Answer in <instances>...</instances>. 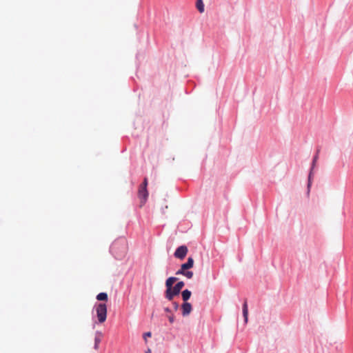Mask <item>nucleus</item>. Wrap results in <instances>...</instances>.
Listing matches in <instances>:
<instances>
[{"mask_svg": "<svg viewBox=\"0 0 353 353\" xmlns=\"http://www.w3.org/2000/svg\"><path fill=\"white\" fill-rule=\"evenodd\" d=\"M97 299L99 301H107L108 300V296L106 292H100L97 295Z\"/></svg>", "mask_w": 353, "mask_h": 353, "instance_id": "nucleus-12", "label": "nucleus"}, {"mask_svg": "<svg viewBox=\"0 0 353 353\" xmlns=\"http://www.w3.org/2000/svg\"><path fill=\"white\" fill-rule=\"evenodd\" d=\"M163 310H164V312H165L167 313H171L172 312L171 309L170 307H164Z\"/></svg>", "mask_w": 353, "mask_h": 353, "instance_id": "nucleus-21", "label": "nucleus"}, {"mask_svg": "<svg viewBox=\"0 0 353 353\" xmlns=\"http://www.w3.org/2000/svg\"><path fill=\"white\" fill-rule=\"evenodd\" d=\"M181 312L183 316H188L192 310V305L189 302H183L182 305H181Z\"/></svg>", "mask_w": 353, "mask_h": 353, "instance_id": "nucleus-7", "label": "nucleus"}, {"mask_svg": "<svg viewBox=\"0 0 353 353\" xmlns=\"http://www.w3.org/2000/svg\"><path fill=\"white\" fill-rule=\"evenodd\" d=\"M101 341V339L99 336H95V337H94V343H99V344Z\"/></svg>", "mask_w": 353, "mask_h": 353, "instance_id": "nucleus-20", "label": "nucleus"}, {"mask_svg": "<svg viewBox=\"0 0 353 353\" xmlns=\"http://www.w3.org/2000/svg\"><path fill=\"white\" fill-rule=\"evenodd\" d=\"M185 270H186L185 269H182V266L181 265V268L176 272V274L183 276Z\"/></svg>", "mask_w": 353, "mask_h": 353, "instance_id": "nucleus-17", "label": "nucleus"}, {"mask_svg": "<svg viewBox=\"0 0 353 353\" xmlns=\"http://www.w3.org/2000/svg\"><path fill=\"white\" fill-rule=\"evenodd\" d=\"M148 184V179L146 177H145L142 183L141 184L140 187L147 188Z\"/></svg>", "mask_w": 353, "mask_h": 353, "instance_id": "nucleus-16", "label": "nucleus"}, {"mask_svg": "<svg viewBox=\"0 0 353 353\" xmlns=\"http://www.w3.org/2000/svg\"><path fill=\"white\" fill-rule=\"evenodd\" d=\"M182 266V269L190 270L194 266V259L192 256H189L187 259V261L182 263L181 265Z\"/></svg>", "mask_w": 353, "mask_h": 353, "instance_id": "nucleus-10", "label": "nucleus"}, {"mask_svg": "<svg viewBox=\"0 0 353 353\" xmlns=\"http://www.w3.org/2000/svg\"><path fill=\"white\" fill-rule=\"evenodd\" d=\"M145 353H152V352H151V350H150V349H148V350L145 352Z\"/></svg>", "mask_w": 353, "mask_h": 353, "instance_id": "nucleus-24", "label": "nucleus"}, {"mask_svg": "<svg viewBox=\"0 0 353 353\" xmlns=\"http://www.w3.org/2000/svg\"><path fill=\"white\" fill-rule=\"evenodd\" d=\"M168 321L170 323H173L175 321V318L173 315L168 316Z\"/></svg>", "mask_w": 353, "mask_h": 353, "instance_id": "nucleus-19", "label": "nucleus"}, {"mask_svg": "<svg viewBox=\"0 0 353 353\" xmlns=\"http://www.w3.org/2000/svg\"><path fill=\"white\" fill-rule=\"evenodd\" d=\"M94 308L96 310L99 323H103L107 319V305L105 303H96Z\"/></svg>", "mask_w": 353, "mask_h": 353, "instance_id": "nucleus-4", "label": "nucleus"}, {"mask_svg": "<svg viewBox=\"0 0 353 353\" xmlns=\"http://www.w3.org/2000/svg\"><path fill=\"white\" fill-rule=\"evenodd\" d=\"M95 336H98L101 338L102 336V332L100 331H97L95 333Z\"/></svg>", "mask_w": 353, "mask_h": 353, "instance_id": "nucleus-22", "label": "nucleus"}, {"mask_svg": "<svg viewBox=\"0 0 353 353\" xmlns=\"http://www.w3.org/2000/svg\"><path fill=\"white\" fill-rule=\"evenodd\" d=\"M181 297L183 302H188L192 296V292L188 289L183 290L181 292Z\"/></svg>", "mask_w": 353, "mask_h": 353, "instance_id": "nucleus-11", "label": "nucleus"}, {"mask_svg": "<svg viewBox=\"0 0 353 353\" xmlns=\"http://www.w3.org/2000/svg\"><path fill=\"white\" fill-rule=\"evenodd\" d=\"M99 343H95L94 344V350H97L99 348Z\"/></svg>", "mask_w": 353, "mask_h": 353, "instance_id": "nucleus-23", "label": "nucleus"}, {"mask_svg": "<svg viewBox=\"0 0 353 353\" xmlns=\"http://www.w3.org/2000/svg\"><path fill=\"white\" fill-rule=\"evenodd\" d=\"M242 312H243V316L244 319V322H245V323H247L248 321V303H247L246 300H245L244 303H243Z\"/></svg>", "mask_w": 353, "mask_h": 353, "instance_id": "nucleus-9", "label": "nucleus"}, {"mask_svg": "<svg viewBox=\"0 0 353 353\" xmlns=\"http://www.w3.org/2000/svg\"><path fill=\"white\" fill-rule=\"evenodd\" d=\"M152 336V333L151 332H146L145 333H143V339L146 341H147V339L148 338H150Z\"/></svg>", "mask_w": 353, "mask_h": 353, "instance_id": "nucleus-15", "label": "nucleus"}, {"mask_svg": "<svg viewBox=\"0 0 353 353\" xmlns=\"http://www.w3.org/2000/svg\"><path fill=\"white\" fill-rule=\"evenodd\" d=\"M185 285V283L183 281H179L174 285H172L170 290H165L164 292V297L171 301L176 296H179L182 292L181 290Z\"/></svg>", "mask_w": 353, "mask_h": 353, "instance_id": "nucleus-2", "label": "nucleus"}, {"mask_svg": "<svg viewBox=\"0 0 353 353\" xmlns=\"http://www.w3.org/2000/svg\"><path fill=\"white\" fill-rule=\"evenodd\" d=\"M188 252V247L185 245H182L176 248L174 256L175 258L183 260L186 256Z\"/></svg>", "mask_w": 353, "mask_h": 353, "instance_id": "nucleus-5", "label": "nucleus"}, {"mask_svg": "<svg viewBox=\"0 0 353 353\" xmlns=\"http://www.w3.org/2000/svg\"><path fill=\"white\" fill-rule=\"evenodd\" d=\"M138 195L141 199V205H144L146 203L148 196H149L148 188L139 187Z\"/></svg>", "mask_w": 353, "mask_h": 353, "instance_id": "nucleus-6", "label": "nucleus"}, {"mask_svg": "<svg viewBox=\"0 0 353 353\" xmlns=\"http://www.w3.org/2000/svg\"><path fill=\"white\" fill-rule=\"evenodd\" d=\"M319 152H320V148H318L316 150L315 154L312 157V161L311 163V166H310L308 176H307V193H306L307 196H309V194H310V188H311L312 183L313 175H314L313 170H314L315 166L316 165V163L319 159Z\"/></svg>", "mask_w": 353, "mask_h": 353, "instance_id": "nucleus-3", "label": "nucleus"}, {"mask_svg": "<svg viewBox=\"0 0 353 353\" xmlns=\"http://www.w3.org/2000/svg\"><path fill=\"white\" fill-rule=\"evenodd\" d=\"M194 273L192 271H190L188 270H186L184 272L185 276H186L188 279H192L193 277Z\"/></svg>", "mask_w": 353, "mask_h": 353, "instance_id": "nucleus-14", "label": "nucleus"}, {"mask_svg": "<svg viewBox=\"0 0 353 353\" xmlns=\"http://www.w3.org/2000/svg\"><path fill=\"white\" fill-rule=\"evenodd\" d=\"M172 305H173V308L175 311L178 310V309L179 307V305L176 301H173Z\"/></svg>", "mask_w": 353, "mask_h": 353, "instance_id": "nucleus-18", "label": "nucleus"}, {"mask_svg": "<svg viewBox=\"0 0 353 353\" xmlns=\"http://www.w3.org/2000/svg\"><path fill=\"white\" fill-rule=\"evenodd\" d=\"M177 281H179V278L176 276L168 277L165 282V290H170V288L173 285V283Z\"/></svg>", "mask_w": 353, "mask_h": 353, "instance_id": "nucleus-8", "label": "nucleus"}, {"mask_svg": "<svg viewBox=\"0 0 353 353\" xmlns=\"http://www.w3.org/2000/svg\"><path fill=\"white\" fill-rule=\"evenodd\" d=\"M128 251L127 241L124 237L116 239L110 247V252L117 260L124 258Z\"/></svg>", "mask_w": 353, "mask_h": 353, "instance_id": "nucleus-1", "label": "nucleus"}, {"mask_svg": "<svg viewBox=\"0 0 353 353\" xmlns=\"http://www.w3.org/2000/svg\"><path fill=\"white\" fill-rule=\"evenodd\" d=\"M196 6L199 12H204V3L202 0H196Z\"/></svg>", "mask_w": 353, "mask_h": 353, "instance_id": "nucleus-13", "label": "nucleus"}]
</instances>
